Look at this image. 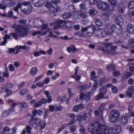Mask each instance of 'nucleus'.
Here are the masks:
<instances>
[{
	"instance_id": "f257e3e1",
	"label": "nucleus",
	"mask_w": 134,
	"mask_h": 134,
	"mask_svg": "<svg viewBox=\"0 0 134 134\" xmlns=\"http://www.w3.org/2000/svg\"><path fill=\"white\" fill-rule=\"evenodd\" d=\"M89 131L93 134H110L120 133L122 130L121 127L117 125L114 128L102 126L98 122H94L90 124L88 127Z\"/></svg>"
},
{
	"instance_id": "f03ea898",
	"label": "nucleus",
	"mask_w": 134,
	"mask_h": 134,
	"mask_svg": "<svg viewBox=\"0 0 134 134\" xmlns=\"http://www.w3.org/2000/svg\"><path fill=\"white\" fill-rule=\"evenodd\" d=\"M12 27L18 31V33L16 32L11 33V36L16 40H18V36L22 37L27 35V31L26 29L20 25H17L15 23H14Z\"/></svg>"
},
{
	"instance_id": "7ed1b4c3",
	"label": "nucleus",
	"mask_w": 134,
	"mask_h": 134,
	"mask_svg": "<svg viewBox=\"0 0 134 134\" xmlns=\"http://www.w3.org/2000/svg\"><path fill=\"white\" fill-rule=\"evenodd\" d=\"M19 8L21 11L25 14H29L32 11V8L29 2L18 3L17 5L14 8V10L16 12Z\"/></svg>"
},
{
	"instance_id": "20e7f679",
	"label": "nucleus",
	"mask_w": 134,
	"mask_h": 134,
	"mask_svg": "<svg viewBox=\"0 0 134 134\" xmlns=\"http://www.w3.org/2000/svg\"><path fill=\"white\" fill-rule=\"evenodd\" d=\"M115 21L116 23V26L119 27V29H116V31L119 33H121L122 30V25L123 24L124 20L122 16L120 15H119L117 16L116 18L115 19Z\"/></svg>"
},
{
	"instance_id": "39448f33",
	"label": "nucleus",
	"mask_w": 134,
	"mask_h": 134,
	"mask_svg": "<svg viewBox=\"0 0 134 134\" xmlns=\"http://www.w3.org/2000/svg\"><path fill=\"white\" fill-rule=\"evenodd\" d=\"M119 116V111L116 109H114L111 111L109 116L110 120L112 122H116L118 120Z\"/></svg>"
},
{
	"instance_id": "423d86ee",
	"label": "nucleus",
	"mask_w": 134,
	"mask_h": 134,
	"mask_svg": "<svg viewBox=\"0 0 134 134\" xmlns=\"http://www.w3.org/2000/svg\"><path fill=\"white\" fill-rule=\"evenodd\" d=\"M34 116L30 114H28L27 116V119L30 120V122L31 125L34 124L37 125L40 123L41 120L37 118H34Z\"/></svg>"
},
{
	"instance_id": "0eeeda50",
	"label": "nucleus",
	"mask_w": 134,
	"mask_h": 134,
	"mask_svg": "<svg viewBox=\"0 0 134 134\" xmlns=\"http://www.w3.org/2000/svg\"><path fill=\"white\" fill-rule=\"evenodd\" d=\"M96 29V27L94 25H91L86 27H82L83 32H87V35L91 36L92 35Z\"/></svg>"
},
{
	"instance_id": "6e6552de",
	"label": "nucleus",
	"mask_w": 134,
	"mask_h": 134,
	"mask_svg": "<svg viewBox=\"0 0 134 134\" xmlns=\"http://www.w3.org/2000/svg\"><path fill=\"white\" fill-rule=\"evenodd\" d=\"M96 36L99 38L104 37L108 35L106 31L102 28H98L96 31Z\"/></svg>"
},
{
	"instance_id": "1a4fd4ad",
	"label": "nucleus",
	"mask_w": 134,
	"mask_h": 134,
	"mask_svg": "<svg viewBox=\"0 0 134 134\" xmlns=\"http://www.w3.org/2000/svg\"><path fill=\"white\" fill-rule=\"evenodd\" d=\"M98 7L101 10H107L109 9L110 5L106 2H99L98 3Z\"/></svg>"
},
{
	"instance_id": "9d476101",
	"label": "nucleus",
	"mask_w": 134,
	"mask_h": 134,
	"mask_svg": "<svg viewBox=\"0 0 134 134\" xmlns=\"http://www.w3.org/2000/svg\"><path fill=\"white\" fill-rule=\"evenodd\" d=\"M64 21L62 20H57L51 24V26H53L54 25V29H58L60 27L63 26Z\"/></svg>"
},
{
	"instance_id": "9b49d317",
	"label": "nucleus",
	"mask_w": 134,
	"mask_h": 134,
	"mask_svg": "<svg viewBox=\"0 0 134 134\" xmlns=\"http://www.w3.org/2000/svg\"><path fill=\"white\" fill-rule=\"evenodd\" d=\"M116 29L118 30L119 29V27L116 26V25L114 24L112 25L111 27L109 29H107L108 32H107V33L108 35H111L114 31L116 33L120 34L121 33H119L116 31Z\"/></svg>"
},
{
	"instance_id": "f8f14e48",
	"label": "nucleus",
	"mask_w": 134,
	"mask_h": 134,
	"mask_svg": "<svg viewBox=\"0 0 134 134\" xmlns=\"http://www.w3.org/2000/svg\"><path fill=\"white\" fill-rule=\"evenodd\" d=\"M107 89L104 87H103L100 89V93L97 96V97L96 98L97 100L102 98L104 94L107 91Z\"/></svg>"
},
{
	"instance_id": "ddd939ff",
	"label": "nucleus",
	"mask_w": 134,
	"mask_h": 134,
	"mask_svg": "<svg viewBox=\"0 0 134 134\" xmlns=\"http://www.w3.org/2000/svg\"><path fill=\"white\" fill-rule=\"evenodd\" d=\"M45 0H32L33 5L36 7H40L43 5Z\"/></svg>"
},
{
	"instance_id": "4468645a",
	"label": "nucleus",
	"mask_w": 134,
	"mask_h": 134,
	"mask_svg": "<svg viewBox=\"0 0 134 134\" xmlns=\"http://www.w3.org/2000/svg\"><path fill=\"white\" fill-rule=\"evenodd\" d=\"M91 79L92 80L95 81V82L93 83L92 89V91H95L97 88V85L98 84V81H99V80L97 77L94 76L91 77Z\"/></svg>"
},
{
	"instance_id": "2eb2a0df",
	"label": "nucleus",
	"mask_w": 134,
	"mask_h": 134,
	"mask_svg": "<svg viewBox=\"0 0 134 134\" xmlns=\"http://www.w3.org/2000/svg\"><path fill=\"white\" fill-rule=\"evenodd\" d=\"M93 20L95 25L97 27L102 26L103 24V21L100 19L95 18Z\"/></svg>"
},
{
	"instance_id": "dca6fc26",
	"label": "nucleus",
	"mask_w": 134,
	"mask_h": 134,
	"mask_svg": "<svg viewBox=\"0 0 134 134\" xmlns=\"http://www.w3.org/2000/svg\"><path fill=\"white\" fill-rule=\"evenodd\" d=\"M44 23V21H42L41 19L38 18L35 19L34 21V23L35 27H41V24Z\"/></svg>"
},
{
	"instance_id": "f3484780",
	"label": "nucleus",
	"mask_w": 134,
	"mask_h": 134,
	"mask_svg": "<svg viewBox=\"0 0 134 134\" xmlns=\"http://www.w3.org/2000/svg\"><path fill=\"white\" fill-rule=\"evenodd\" d=\"M125 7L122 4H120L118 6V11L120 13H123L125 9Z\"/></svg>"
},
{
	"instance_id": "a211bd4d",
	"label": "nucleus",
	"mask_w": 134,
	"mask_h": 134,
	"mask_svg": "<svg viewBox=\"0 0 134 134\" xmlns=\"http://www.w3.org/2000/svg\"><path fill=\"white\" fill-rule=\"evenodd\" d=\"M127 31L129 33L132 34L134 32V26L131 24H128L126 28Z\"/></svg>"
},
{
	"instance_id": "6ab92c4d",
	"label": "nucleus",
	"mask_w": 134,
	"mask_h": 134,
	"mask_svg": "<svg viewBox=\"0 0 134 134\" xmlns=\"http://www.w3.org/2000/svg\"><path fill=\"white\" fill-rule=\"evenodd\" d=\"M128 117L125 116H121L120 119V122L122 125H124L126 124L128 122Z\"/></svg>"
},
{
	"instance_id": "aec40b11",
	"label": "nucleus",
	"mask_w": 134,
	"mask_h": 134,
	"mask_svg": "<svg viewBox=\"0 0 134 134\" xmlns=\"http://www.w3.org/2000/svg\"><path fill=\"white\" fill-rule=\"evenodd\" d=\"M80 7L81 8L80 11L84 12L85 14L87 13V11L86 7V4L84 3H81L80 5Z\"/></svg>"
},
{
	"instance_id": "412c9836",
	"label": "nucleus",
	"mask_w": 134,
	"mask_h": 134,
	"mask_svg": "<svg viewBox=\"0 0 134 134\" xmlns=\"http://www.w3.org/2000/svg\"><path fill=\"white\" fill-rule=\"evenodd\" d=\"M33 115L35 116L36 115L41 116L43 114V111L41 109H34L32 112Z\"/></svg>"
},
{
	"instance_id": "4be33fe9",
	"label": "nucleus",
	"mask_w": 134,
	"mask_h": 134,
	"mask_svg": "<svg viewBox=\"0 0 134 134\" xmlns=\"http://www.w3.org/2000/svg\"><path fill=\"white\" fill-rule=\"evenodd\" d=\"M101 16L102 19L104 21H108L109 19V15L107 13H105L102 14L101 15Z\"/></svg>"
},
{
	"instance_id": "5701e85b",
	"label": "nucleus",
	"mask_w": 134,
	"mask_h": 134,
	"mask_svg": "<svg viewBox=\"0 0 134 134\" xmlns=\"http://www.w3.org/2000/svg\"><path fill=\"white\" fill-rule=\"evenodd\" d=\"M59 8L57 6L54 7L52 6L50 8V12L51 13H55L60 10Z\"/></svg>"
},
{
	"instance_id": "b1692460",
	"label": "nucleus",
	"mask_w": 134,
	"mask_h": 134,
	"mask_svg": "<svg viewBox=\"0 0 134 134\" xmlns=\"http://www.w3.org/2000/svg\"><path fill=\"white\" fill-rule=\"evenodd\" d=\"M38 69L36 67H33L30 70V74L32 76H34L37 72Z\"/></svg>"
},
{
	"instance_id": "393cba45",
	"label": "nucleus",
	"mask_w": 134,
	"mask_h": 134,
	"mask_svg": "<svg viewBox=\"0 0 134 134\" xmlns=\"http://www.w3.org/2000/svg\"><path fill=\"white\" fill-rule=\"evenodd\" d=\"M71 23L70 22H66L64 21L63 27L65 29H70L72 27Z\"/></svg>"
},
{
	"instance_id": "a878e982",
	"label": "nucleus",
	"mask_w": 134,
	"mask_h": 134,
	"mask_svg": "<svg viewBox=\"0 0 134 134\" xmlns=\"http://www.w3.org/2000/svg\"><path fill=\"white\" fill-rule=\"evenodd\" d=\"M31 128L29 126H27L23 130L21 134H25L27 132V133H30Z\"/></svg>"
},
{
	"instance_id": "bb28decb",
	"label": "nucleus",
	"mask_w": 134,
	"mask_h": 134,
	"mask_svg": "<svg viewBox=\"0 0 134 134\" xmlns=\"http://www.w3.org/2000/svg\"><path fill=\"white\" fill-rule=\"evenodd\" d=\"M44 93L48 99V102L50 103L52 101V97L49 95V92L48 91H46L44 92Z\"/></svg>"
},
{
	"instance_id": "cd10ccee",
	"label": "nucleus",
	"mask_w": 134,
	"mask_h": 134,
	"mask_svg": "<svg viewBox=\"0 0 134 134\" xmlns=\"http://www.w3.org/2000/svg\"><path fill=\"white\" fill-rule=\"evenodd\" d=\"M107 68L108 71H111L115 70L116 69V67L114 64H110L107 66Z\"/></svg>"
},
{
	"instance_id": "c85d7f7f",
	"label": "nucleus",
	"mask_w": 134,
	"mask_h": 134,
	"mask_svg": "<svg viewBox=\"0 0 134 134\" xmlns=\"http://www.w3.org/2000/svg\"><path fill=\"white\" fill-rule=\"evenodd\" d=\"M68 9L72 13L76 12V7L73 5H69L68 7Z\"/></svg>"
},
{
	"instance_id": "c756f323",
	"label": "nucleus",
	"mask_w": 134,
	"mask_h": 134,
	"mask_svg": "<svg viewBox=\"0 0 134 134\" xmlns=\"http://www.w3.org/2000/svg\"><path fill=\"white\" fill-rule=\"evenodd\" d=\"M14 109H8L6 111L4 112L2 114V116L3 117H5L8 116L9 114H11Z\"/></svg>"
},
{
	"instance_id": "7c9ffc66",
	"label": "nucleus",
	"mask_w": 134,
	"mask_h": 134,
	"mask_svg": "<svg viewBox=\"0 0 134 134\" xmlns=\"http://www.w3.org/2000/svg\"><path fill=\"white\" fill-rule=\"evenodd\" d=\"M88 13L90 15L94 16L97 14V11L94 9H90L89 10Z\"/></svg>"
},
{
	"instance_id": "2f4dec72",
	"label": "nucleus",
	"mask_w": 134,
	"mask_h": 134,
	"mask_svg": "<svg viewBox=\"0 0 134 134\" xmlns=\"http://www.w3.org/2000/svg\"><path fill=\"white\" fill-rule=\"evenodd\" d=\"M19 22L20 24H22V25H21L20 24L19 25H20L22 26L23 27H24V28H25V29H26L27 31V28L28 27H29L30 26V25H26L27 26L26 27H25L23 26V25H25L26 24V20H19Z\"/></svg>"
},
{
	"instance_id": "473e14b6",
	"label": "nucleus",
	"mask_w": 134,
	"mask_h": 134,
	"mask_svg": "<svg viewBox=\"0 0 134 134\" xmlns=\"http://www.w3.org/2000/svg\"><path fill=\"white\" fill-rule=\"evenodd\" d=\"M17 104L19 106L22 108H27V105L26 103L24 102H21L18 103Z\"/></svg>"
},
{
	"instance_id": "72a5a7b5",
	"label": "nucleus",
	"mask_w": 134,
	"mask_h": 134,
	"mask_svg": "<svg viewBox=\"0 0 134 134\" xmlns=\"http://www.w3.org/2000/svg\"><path fill=\"white\" fill-rule=\"evenodd\" d=\"M132 75L131 73L130 72H127L125 73L124 75L122 77L124 79H126L129 78Z\"/></svg>"
},
{
	"instance_id": "f704fd0d",
	"label": "nucleus",
	"mask_w": 134,
	"mask_h": 134,
	"mask_svg": "<svg viewBox=\"0 0 134 134\" xmlns=\"http://www.w3.org/2000/svg\"><path fill=\"white\" fill-rule=\"evenodd\" d=\"M81 31H82L81 32H78L76 33L75 34V35H77L82 37H85V35L84 33L85 32H83L82 30V27L81 29Z\"/></svg>"
},
{
	"instance_id": "c9c22d12",
	"label": "nucleus",
	"mask_w": 134,
	"mask_h": 134,
	"mask_svg": "<svg viewBox=\"0 0 134 134\" xmlns=\"http://www.w3.org/2000/svg\"><path fill=\"white\" fill-rule=\"evenodd\" d=\"M109 80V79L106 77H104L101 79L99 81V84L102 86L104 82H107Z\"/></svg>"
},
{
	"instance_id": "e433bc0d",
	"label": "nucleus",
	"mask_w": 134,
	"mask_h": 134,
	"mask_svg": "<svg viewBox=\"0 0 134 134\" xmlns=\"http://www.w3.org/2000/svg\"><path fill=\"white\" fill-rule=\"evenodd\" d=\"M103 111L102 109H97L95 111V115L97 116L98 115H102L103 114Z\"/></svg>"
},
{
	"instance_id": "4c0bfd02",
	"label": "nucleus",
	"mask_w": 134,
	"mask_h": 134,
	"mask_svg": "<svg viewBox=\"0 0 134 134\" xmlns=\"http://www.w3.org/2000/svg\"><path fill=\"white\" fill-rule=\"evenodd\" d=\"M54 109H46L45 111V114L44 117L46 118L48 115V113L49 111L52 112L54 111Z\"/></svg>"
},
{
	"instance_id": "58836bf2",
	"label": "nucleus",
	"mask_w": 134,
	"mask_h": 134,
	"mask_svg": "<svg viewBox=\"0 0 134 134\" xmlns=\"http://www.w3.org/2000/svg\"><path fill=\"white\" fill-rule=\"evenodd\" d=\"M16 2L15 0H11L9 2V4L10 7H13L16 5Z\"/></svg>"
},
{
	"instance_id": "ea45409f",
	"label": "nucleus",
	"mask_w": 134,
	"mask_h": 134,
	"mask_svg": "<svg viewBox=\"0 0 134 134\" xmlns=\"http://www.w3.org/2000/svg\"><path fill=\"white\" fill-rule=\"evenodd\" d=\"M84 108V106L83 104L81 103L78 105L74 106V109H83Z\"/></svg>"
},
{
	"instance_id": "a19ab883",
	"label": "nucleus",
	"mask_w": 134,
	"mask_h": 134,
	"mask_svg": "<svg viewBox=\"0 0 134 134\" xmlns=\"http://www.w3.org/2000/svg\"><path fill=\"white\" fill-rule=\"evenodd\" d=\"M29 92V91L28 89H25L19 92V93L20 95H23Z\"/></svg>"
},
{
	"instance_id": "79ce46f5",
	"label": "nucleus",
	"mask_w": 134,
	"mask_h": 134,
	"mask_svg": "<svg viewBox=\"0 0 134 134\" xmlns=\"http://www.w3.org/2000/svg\"><path fill=\"white\" fill-rule=\"evenodd\" d=\"M71 13H66L63 16V17L65 19L69 18L71 15Z\"/></svg>"
},
{
	"instance_id": "37998d69",
	"label": "nucleus",
	"mask_w": 134,
	"mask_h": 134,
	"mask_svg": "<svg viewBox=\"0 0 134 134\" xmlns=\"http://www.w3.org/2000/svg\"><path fill=\"white\" fill-rule=\"evenodd\" d=\"M108 1L112 6H115L116 5L117 3L116 0H108Z\"/></svg>"
},
{
	"instance_id": "c03bdc74",
	"label": "nucleus",
	"mask_w": 134,
	"mask_h": 134,
	"mask_svg": "<svg viewBox=\"0 0 134 134\" xmlns=\"http://www.w3.org/2000/svg\"><path fill=\"white\" fill-rule=\"evenodd\" d=\"M125 94L126 96L130 97H132L133 96V92H130L127 91L126 92Z\"/></svg>"
},
{
	"instance_id": "a18cd8bd",
	"label": "nucleus",
	"mask_w": 134,
	"mask_h": 134,
	"mask_svg": "<svg viewBox=\"0 0 134 134\" xmlns=\"http://www.w3.org/2000/svg\"><path fill=\"white\" fill-rule=\"evenodd\" d=\"M80 99L81 100H82L85 98V96H87V95H85L84 93L82 92L81 90L80 91Z\"/></svg>"
},
{
	"instance_id": "49530a36",
	"label": "nucleus",
	"mask_w": 134,
	"mask_h": 134,
	"mask_svg": "<svg viewBox=\"0 0 134 134\" xmlns=\"http://www.w3.org/2000/svg\"><path fill=\"white\" fill-rule=\"evenodd\" d=\"M129 8L131 9H134V1H131L129 4Z\"/></svg>"
},
{
	"instance_id": "de8ad7c7",
	"label": "nucleus",
	"mask_w": 134,
	"mask_h": 134,
	"mask_svg": "<svg viewBox=\"0 0 134 134\" xmlns=\"http://www.w3.org/2000/svg\"><path fill=\"white\" fill-rule=\"evenodd\" d=\"M3 131L2 132L4 134V133L6 132H9L10 129L8 127H5L3 128Z\"/></svg>"
},
{
	"instance_id": "09e8293b",
	"label": "nucleus",
	"mask_w": 134,
	"mask_h": 134,
	"mask_svg": "<svg viewBox=\"0 0 134 134\" xmlns=\"http://www.w3.org/2000/svg\"><path fill=\"white\" fill-rule=\"evenodd\" d=\"M41 105L42 104L40 101H39L36 102L35 104L34 105V108H36L40 107Z\"/></svg>"
},
{
	"instance_id": "8fccbe9b",
	"label": "nucleus",
	"mask_w": 134,
	"mask_h": 134,
	"mask_svg": "<svg viewBox=\"0 0 134 134\" xmlns=\"http://www.w3.org/2000/svg\"><path fill=\"white\" fill-rule=\"evenodd\" d=\"M52 5V3L49 1H47L45 4V5L46 7L48 8H50Z\"/></svg>"
},
{
	"instance_id": "3c124183",
	"label": "nucleus",
	"mask_w": 134,
	"mask_h": 134,
	"mask_svg": "<svg viewBox=\"0 0 134 134\" xmlns=\"http://www.w3.org/2000/svg\"><path fill=\"white\" fill-rule=\"evenodd\" d=\"M79 87L81 88V90H85L87 88L88 85L87 84H85L83 85H81Z\"/></svg>"
},
{
	"instance_id": "603ef678",
	"label": "nucleus",
	"mask_w": 134,
	"mask_h": 134,
	"mask_svg": "<svg viewBox=\"0 0 134 134\" xmlns=\"http://www.w3.org/2000/svg\"><path fill=\"white\" fill-rule=\"evenodd\" d=\"M84 13V12H81L80 10L78 11L77 12V16L79 18H81L83 14Z\"/></svg>"
},
{
	"instance_id": "864d4df0",
	"label": "nucleus",
	"mask_w": 134,
	"mask_h": 134,
	"mask_svg": "<svg viewBox=\"0 0 134 134\" xmlns=\"http://www.w3.org/2000/svg\"><path fill=\"white\" fill-rule=\"evenodd\" d=\"M90 114H84L83 116V119L85 120H87L88 118L89 117V119H90Z\"/></svg>"
},
{
	"instance_id": "5fc2aeb1",
	"label": "nucleus",
	"mask_w": 134,
	"mask_h": 134,
	"mask_svg": "<svg viewBox=\"0 0 134 134\" xmlns=\"http://www.w3.org/2000/svg\"><path fill=\"white\" fill-rule=\"evenodd\" d=\"M101 50L104 52H108V54H114L113 53L111 52L107 49H105L104 48H102L101 49Z\"/></svg>"
},
{
	"instance_id": "6e6d98bb",
	"label": "nucleus",
	"mask_w": 134,
	"mask_h": 134,
	"mask_svg": "<svg viewBox=\"0 0 134 134\" xmlns=\"http://www.w3.org/2000/svg\"><path fill=\"white\" fill-rule=\"evenodd\" d=\"M49 109H54L55 108H56V109H62L63 108V107L62 106L56 107L53 105H50L49 107Z\"/></svg>"
},
{
	"instance_id": "4d7b16f0",
	"label": "nucleus",
	"mask_w": 134,
	"mask_h": 134,
	"mask_svg": "<svg viewBox=\"0 0 134 134\" xmlns=\"http://www.w3.org/2000/svg\"><path fill=\"white\" fill-rule=\"evenodd\" d=\"M76 126L75 125L71 126L70 127V130L72 132H74L76 130Z\"/></svg>"
},
{
	"instance_id": "13d9d810",
	"label": "nucleus",
	"mask_w": 134,
	"mask_h": 134,
	"mask_svg": "<svg viewBox=\"0 0 134 134\" xmlns=\"http://www.w3.org/2000/svg\"><path fill=\"white\" fill-rule=\"evenodd\" d=\"M85 127L83 126H81L80 130V134H85Z\"/></svg>"
},
{
	"instance_id": "bf43d9fd",
	"label": "nucleus",
	"mask_w": 134,
	"mask_h": 134,
	"mask_svg": "<svg viewBox=\"0 0 134 134\" xmlns=\"http://www.w3.org/2000/svg\"><path fill=\"white\" fill-rule=\"evenodd\" d=\"M6 94L7 96H10L12 93V91L9 90L8 89H7L5 90Z\"/></svg>"
},
{
	"instance_id": "052dcab7",
	"label": "nucleus",
	"mask_w": 134,
	"mask_h": 134,
	"mask_svg": "<svg viewBox=\"0 0 134 134\" xmlns=\"http://www.w3.org/2000/svg\"><path fill=\"white\" fill-rule=\"evenodd\" d=\"M13 12L11 11H9L6 15V16L8 17H13Z\"/></svg>"
},
{
	"instance_id": "680f3d73",
	"label": "nucleus",
	"mask_w": 134,
	"mask_h": 134,
	"mask_svg": "<svg viewBox=\"0 0 134 134\" xmlns=\"http://www.w3.org/2000/svg\"><path fill=\"white\" fill-rule=\"evenodd\" d=\"M11 36V33L9 34L8 35H5L4 36L3 38V39H10Z\"/></svg>"
},
{
	"instance_id": "e2e57ef3",
	"label": "nucleus",
	"mask_w": 134,
	"mask_h": 134,
	"mask_svg": "<svg viewBox=\"0 0 134 134\" xmlns=\"http://www.w3.org/2000/svg\"><path fill=\"white\" fill-rule=\"evenodd\" d=\"M50 81V79L49 77H47L45 78L43 80V83L44 84H47Z\"/></svg>"
},
{
	"instance_id": "0e129e2a",
	"label": "nucleus",
	"mask_w": 134,
	"mask_h": 134,
	"mask_svg": "<svg viewBox=\"0 0 134 134\" xmlns=\"http://www.w3.org/2000/svg\"><path fill=\"white\" fill-rule=\"evenodd\" d=\"M36 85L37 86L39 87H43L44 86V85L43 83H42L40 82H38L36 83Z\"/></svg>"
},
{
	"instance_id": "69168bd1",
	"label": "nucleus",
	"mask_w": 134,
	"mask_h": 134,
	"mask_svg": "<svg viewBox=\"0 0 134 134\" xmlns=\"http://www.w3.org/2000/svg\"><path fill=\"white\" fill-rule=\"evenodd\" d=\"M9 69L10 71H14L15 68L13 65L12 64H10L9 67Z\"/></svg>"
},
{
	"instance_id": "338daca9",
	"label": "nucleus",
	"mask_w": 134,
	"mask_h": 134,
	"mask_svg": "<svg viewBox=\"0 0 134 134\" xmlns=\"http://www.w3.org/2000/svg\"><path fill=\"white\" fill-rule=\"evenodd\" d=\"M6 85H7V89H8L9 88H10L12 87L13 86V85L10 83L8 82L6 83Z\"/></svg>"
},
{
	"instance_id": "774afa93",
	"label": "nucleus",
	"mask_w": 134,
	"mask_h": 134,
	"mask_svg": "<svg viewBox=\"0 0 134 134\" xmlns=\"http://www.w3.org/2000/svg\"><path fill=\"white\" fill-rule=\"evenodd\" d=\"M106 105L104 103H102L99 106V109H105L106 108Z\"/></svg>"
}]
</instances>
